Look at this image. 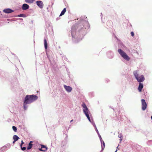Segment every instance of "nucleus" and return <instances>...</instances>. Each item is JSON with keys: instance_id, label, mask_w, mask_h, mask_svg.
Instances as JSON below:
<instances>
[{"instance_id": "1", "label": "nucleus", "mask_w": 152, "mask_h": 152, "mask_svg": "<svg viewBox=\"0 0 152 152\" xmlns=\"http://www.w3.org/2000/svg\"><path fill=\"white\" fill-rule=\"evenodd\" d=\"M37 98L38 97L36 95H27L25 97L24 103L26 104H30L36 100Z\"/></svg>"}, {"instance_id": "2", "label": "nucleus", "mask_w": 152, "mask_h": 152, "mask_svg": "<svg viewBox=\"0 0 152 152\" xmlns=\"http://www.w3.org/2000/svg\"><path fill=\"white\" fill-rule=\"evenodd\" d=\"M82 107H83V112L85 113L86 116L88 120L91 122V120L88 114V109L85 103H83L82 105Z\"/></svg>"}, {"instance_id": "3", "label": "nucleus", "mask_w": 152, "mask_h": 152, "mask_svg": "<svg viewBox=\"0 0 152 152\" xmlns=\"http://www.w3.org/2000/svg\"><path fill=\"white\" fill-rule=\"evenodd\" d=\"M118 52L122 57L124 59L127 61H129L130 60V58L121 49H118Z\"/></svg>"}, {"instance_id": "4", "label": "nucleus", "mask_w": 152, "mask_h": 152, "mask_svg": "<svg viewBox=\"0 0 152 152\" xmlns=\"http://www.w3.org/2000/svg\"><path fill=\"white\" fill-rule=\"evenodd\" d=\"M134 75L137 80L139 82H141L144 81L145 78L143 75L138 76V74L137 72L135 71L133 72Z\"/></svg>"}, {"instance_id": "5", "label": "nucleus", "mask_w": 152, "mask_h": 152, "mask_svg": "<svg viewBox=\"0 0 152 152\" xmlns=\"http://www.w3.org/2000/svg\"><path fill=\"white\" fill-rule=\"evenodd\" d=\"M142 109L143 110H145L147 108V104L144 99L141 100Z\"/></svg>"}, {"instance_id": "6", "label": "nucleus", "mask_w": 152, "mask_h": 152, "mask_svg": "<svg viewBox=\"0 0 152 152\" xmlns=\"http://www.w3.org/2000/svg\"><path fill=\"white\" fill-rule=\"evenodd\" d=\"M37 5L41 9L43 7V2L40 1H36Z\"/></svg>"}, {"instance_id": "7", "label": "nucleus", "mask_w": 152, "mask_h": 152, "mask_svg": "<svg viewBox=\"0 0 152 152\" xmlns=\"http://www.w3.org/2000/svg\"><path fill=\"white\" fill-rule=\"evenodd\" d=\"M64 86L66 90L67 91L69 92H70L72 91V88L70 86H67L66 85H64Z\"/></svg>"}, {"instance_id": "8", "label": "nucleus", "mask_w": 152, "mask_h": 152, "mask_svg": "<svg viewBox=\"0 0 152 152\" xmlns=\"http://www.w3.org/2000/svg\"><path fill=\"white\" fill-rule=\"evenodd\" d=\"M41 148L39 149L40 151H45L47 150L48 148L45 145H41Z\"/></svg>"}, {"instance_id": "9", "label": "nucleus", "mask_w": 152, "mask_h": 152, "mask_svg": "<svg viewBox=\"0 0 152 152\" xmlns=\"http://www.w3.org/2000/svg\"><path fill=\"white\" fill-rule=\"evenodd\" d=\"M3 12L4 13H9L14 12V11L10 9H6L3 10Z\"/></svg>"}, {"instance_id": "10", "label": "nucleus", "mask_w": 152, "mask_h": 152, "mask_svg": "<svg viewBox=\"0 0 152 152\" xmlns=\"http://www.w3.org/2000/svg\"><path fill=\"white\" fill-rule=\"evenodd\" d=\"M29 7V5L26 4H23L22 6V9L23 10H26L28 9Z\"/></svg>"}, {"instance_id": "11", "label": "nucleus", "mask_w": 152, "mask_h": 152, "mask_svg": "<svg viewBox=\"0 0 152 152\" xmlns=\"http://www.w3.org/2000/svg\"><path fill=\"white\" fill-rule=\"evenodd\" d=\"M143 85L141 83H140L138 88V90L140 92L141 91L142 89L143 88Z\"/></svg>"}, {"instance_id": "12", "label": "nucleus", "mask_w": 152, "mask_h": 152, "mask_svg": "<svg viewBox=\"0 0 152 152\" xmlns=\"http://www.w3.org/2000/svg\"><path fill=\"white\" fill-rule=\"evenodd\" d=\"M33 141H31L29 142L28 144V146L27 148L28 150L32 148L33 145L32 143H33Z\"/></svg>"}, {"instance_id": "13", "label": "nucleus", "mask_w": 152, "mask_h": 152, "mask_svg": "<svg viewBox=\"0 0 152 152\" xmlns=\"http://www.w3.org/2000/svg\"><path fill=\"white\" fill-rule=\"evenodd\" d=\"M66 11V8H64V9L61 12V13L60 14L59 16H61L63 15H64L65 14V13Z\"/></svg>"}, {"instance_id": "14", "label": "nucleus", "mask_w": 152, "mask_h": 152, "mask_svg": "<svg viewBox=\"0 0 152 152\" xmlns=\"http://www.w3.org/2000/svg\"><path fill=\"white\" fill-rule=\"evenodd\" d=\"M44 44L45 48V49H47L48 48V44L46 40L45 39L44 40Z\"/></svg>"}, {"instance_id": "15", "label": "nucleus", "mask_w": 152, "mask_h": 152, "mask_svg": "<svg viewBox=\"0 0 152 152\" xmlns=\"http://www.w3.org/2000/svg\"><path fill=\"white\" fill-rule=\"evenodd\" d=\"M26 2L29 3L31 4L34 1V0H25Z\"/></svg>"}, {"instance_id": "16", "label": "nucleus", "mask_w": 152, "mask_h": 152, "mask_svg": "<svg viewBox=\"0 0 152 152\" xmlns=\"http://www.w3.org/2000/svg\"><path fill=\"white\" fill-rule=\"evenodd\" d=\"M19 139V137L16 135H14L13 137V139L15 140V141H16L18 140Z\"/></svg>"}, {"instance_id": "17", "label": "nucleus", "mask_w": 152, "mask_h": 152, "mask_svg": "<svg viewBox=\"0 0 152 152\" xmlns=\"http://www.w3.org/2000/svg\"><path fill=\"white\" fill-rule=\"evenodd\" d=\"M12 129H13V130L15 132H17V128L15 126H13L12 127Z\"/></svg>"}, {"instance_id": "18", "label": "nucleus", "mask_w": 152, "mask_h": 152, "mask_svg": "<svg viewBox=\"0 0 152 152\" xmlns=\"http://www.w3.org/2000/svg\"><path fill=\"white\" fill-rule=\"evenodd\" d=\"M104 147H105V143H104V142L103 141V144L102 145V150H103Z\"/></svg>"}, {"instance_id": "19", "label": "nucleus", "mask_w": 152, "mask_h": 152, "mask_svg": "<svg viewBox=\"0 0 152 152\" xmlns=\"http://www.w3.org/2000/svg\"><path fill=\"white\" fill-rule=\"evenodd\" d=\"M18 16L19 17H25V15L23 14H20L19 15H18Z\"/></svg>"}, {"instance_id": "20", "label": "nucleus", "mask_w": 152, "mask_h": 152, "mask_svg": "<svg viewBox=\"0 0 152 152\" xmlns=\"http://www.w3.org/2000/svg\"><path fill=\"white\" fill-rule=\"evenodd\" d=\"M25 104L26 103H24V104H23V107H24V110H26L27 107V106Z\"/></svg>"}, {"instance_id": "21", "label": "nucleus", "mask_w": 152, "mask_h": 152, "mask_svg": "<svg viewBox=\"0 0 152 152\" xmlns=\"http://www.w3.org/2000/svg\"><path fill=\"white\" fill-rule=\"evenodd\" d=\"M21 149L22 150H23V151H24L26 149V147H22V146L21 147Z\"/></svg>"}, {"instance_id": "22", "label": "nucleus", "mask_w": 152, "mask_h": 152, "mask_svg": "<svg viewBox=\"0 0 152 152\" xmlns=\"http://www.w3.org/2000/svg\"><path fill=\"white\" fill-rule=\"evenodd\" d=\"M131 34L132 37L134 36V34L133 32H131Z\"/></svg>"}, {"instance_id": "23", "label": "nucleus", "mask_w": 152, "mask_h": 152, "mask_svg": "<svg viewBox=\"0 0 152 152\" xmlns=\"http://www.w3.org/2000/svg\"><path fill=\"white\" fill-rule=\"evenodd\" d=\"M24 143L23 142V140H22L21 141V143L20 144V147H21L22 146V145Z\"/></svg>"}, {"instance_id": "24", "label": "nucleus", "mask_w": 152, "mask_h": 152, "mask_svg": "<svg viewBox=\"0 0 152 152\" xmlns=\"http://www.w3.org/2000/svg\"><path fill=\"white\" fill-rule=\"evenodd\" d=\"M15 141H15V140H14V141L13 142V143H14L15 142Z\"/></svg>"}, {"instance_id": "25", "label": "nucleus", "mask_w": 152, "mask_h": 152, "mask_svg": "<svg viewBox=\"0 0 152 152\" xmlns=\"http://www.w3.org/2000/svg\"><path fill=\"white\" fill-rule=\"evenodd\" d=\"M72 121H73V120H71V121H70V122H72Z\"/></svg>"}]
</instances>
